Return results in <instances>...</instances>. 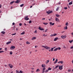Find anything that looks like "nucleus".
<instances>
[{"label":"nucleus","instance_id":"obj_1","mask_svg":"<svg viewBox=\"0 0 73 73\" xmlns=\"http://www.w3.org/2000/svg\"><path fill=\"white\" fill-rule=\"evenodd\" d=\"M42 47H43L44 48H45L46 49H50V48L49 47H48L47 46H42Z\"/></svg>","mask_w":73,"mask_h":73},{"label":"nucleus","instance_id":"obj_2","mask_svg":"<svg viewBox=\"0 0 73 73\" xmlns=\"http://www.w3.org/2000/svg\"><path fill=\"white\" fill-rule=\"evenodd\" d=\"M15 48V46H11V47H10V49L11 50H12L13 49H14Z\"/></svg>","mask_w":73,"mask_h":73},{"label":"nucleus","instance_id":"obj_3","mask_svg":"<svg viewBox=\"0 0 73 73\" xmlns=\"http://www.w3.org/2000/svg\"><path fill=\"white\" fill-rule=\"evenodd\" d=\"M62 66H59V69L60 70H62Z\"/></svg>","mask_w":73,"mask_h":73},{"label":"nucleus","instance_id":"obj_4","mask_svg":"<svg viewBox=\"0 0 73 73\" xmlns=\"http://www.w3.org/2000/svg\"><path fill=\"white\" fill-rule=\"evenodd\" d=\"M28 16H26L25 18V20H29V18H28Z\"/></svg>","mask_w":73,"mask_h":73},{"label":"nucleus","instance_id":"obj_5","mask_svg":"<svg viewBox=\"0 0 73 73\" xmlns=\"http://www.w3.org/2000/svg\"><path fill=\"white\" fill-rule=\"evenodd\" d=\"M55 20L57 22H60V21L59 20V19L57 18H55Z\"/></svg>","mask_w":73,"mask_h":73},{"label":"nucleus","instance_id":"obj_6","mask_svg":"<svg viewBox=\"0 0 73 73\" xmlns=\"http://www.w3.org/2000/svg\"><path fill=\"white\" fill-rule=\"evenodd\" d=\"M9 66L10 67V68H13V66L11 64H9Z\"/></svg>","mask_w":73,"mask_h":73},{"label":"nucleus","instance_id":"obj_7","mask_svg":"<svg viewBox=\"0 0 73 73\" xmlns=\"http://www.w3.org/2000/svg\"><path fill=\"white\" fill-rule=\"evenodd\" d=\"M49 24L50 25V26H51V25H54V23H52V22H50L49 23Z\"/></svg>","mask_w":73,"mask_h":73},{"label":"nucleus","instance_id":"obj_8","mask_svg":"<svg viewBox=\"0 0 73 73\" xmlns=\"http://www.w3.org/2000/svg\"><path fill=\"white\" fill-rule=\"evenodd\" d=\"M45 69H46V68L45 67H44L43 68V71L42 72V73H44V72H45L44 70H45Z\"/></svg>","mask_w":73,"mask_h":73},{"label":"nucleus","instance_id":"obj_9","mask_svg":"<svg viewBox=\"0 0 73 73\" xmlns=\"http://www.w3.org/2000/svg\"><path fill=\"white\" fill-rule=\"evenodd\" d=\"M38 29H39V30H40V31H44V29L42 28H41L40 27H39L38 28Z\"/></svg>","mask_w":73,"mask_h":73},{"label":"nucleus","instance_id":"obj_10","mask_svg":"<svg viewBox=\"0 0 73 73\" xmlns=\"http://www.w3.org/2000/svg\"><path fill=\"white\" fill-rule=\"evenodd\" d=\"M20 2V1H19V0H17L15 2V3H16L17 4L18 3H19Z\"/></svg>","mask_w":73,"mask_h":73},{"label":"nucleus","instance_id":"obj_11","mask_svg":"<svg viewBox=\"0 0 73 73\" xmlns=\"http://www.w3.org/2000/svg\"><path fill=\"white\" fill-rule=\"evenodd\" d=\"M64 29L65 30L66 29V30L68 29V27L66 26V27H64Z\"/></svg>","mask_w":73,"mask_h":73},{"label":"nucleus","instance_id":"obj_12","mask_svg":"<svg viewBox=\"0 0 73 73\" xmlns=\"http://www.w3.org/2000/svg\"><path fill=\"white\" fill-rule=\"evenodd\" d=\"M58 39V37H56L54 39V41H57V40Z\"/></svg>","mask_w":73,"mask_h":73},{"label":"nucleus","instance_id":"obj_13","mask_svg":"<svg viewBox=\"0 0 73 73\" xmlns=\"http://www.w3.org/2000/svg\"><path fill=\"white\" fill-rule=\"evenodd\" d=\"M11 43V41H9L8 42H7L6 43L7 45H8V44H10V43Z\"/></svg>","mask_w":73,"mask_h":73},{"label":"nucleus","instance_id":"obj_14","mask_svg":"<svg viewBox=\"0 0 73 73\" xmlns=\"http://www.w3.org/2000/svg\"><path fill=\"white\" fill-rule=\"evenodd\" d=\"M1 33L3 35H4L5 33V31H2L1 32Z\"/></svg>","mask_w":73,"mask_h":73},{"label":"nucleus","instance_id":"obj_15","mask_svg":"<svg viewBox=\"0 0 73 73\" xmlns=\"http://www.w3.org/2000/svg\"><path fill=\"white\" fill-rule=\"evenodd\" d=\"M73 4V2L71 1V2L69 3L68 4L69 5H72V4Z\"/></svg>","mask_w":73,"mask_h":73},{"label":"nucleus","instance_id":"obj_16","mask_svg":"<svg viewBox=\"0 0 73 73\" xmlns=\"http://www.w3.org/2000/svg\"><path fill=\"white\" fill-rule=\"evenodd\" d=\"M58 61V59H56V60H55V62H54V64H56L57 63V62Z\"/></svg>","mask_w":73,"mask_h":73},{"label":"nucleus","instance_id":"obj_17","mask_svg":"<svg viewBox=\"0 0 73 73\" xmlns=\"http://www.w3.org/2000/svg\"><path fill=\"white\" fill-rule=\"evenodd\" d=\"M36 37H33L31 39L32 40H35V39H36Z\"/></svg>","mask_w":73,"mask_h":73},{"label":"nucleus","instance_id":"obj_18","mask_svg":"<svg viewBox=\"0 0 73 73\" xmlns=\"http://www.w3.org/2000/svg\"><path fill=\"white\" fill-rule=\"evenodd\" d=\"M56 17H60V15H58V14H56Z\"/></svg>","mask_w":73,"mask_h":73},{"label":"nucleus","instance_id":"obj_19","mask_svg":"<svg viewBox=\"0 0 73 73\" xmlns=\"http://www.w3.org/2000/svg\"><path fill=\"white\" fill-rule=\"evenodd\" d=\"M49 62V60H47V61H46V64H47L48 63V62Z\"/></svg>","mask_w":73,"mask_h":73},{"label":"nucleus","instance_id":"obj_20","mask_svg":"<svg viewBox=\"0 0 73 73\" xmlns=\"http://www.w3.org/2000/svg\"><path fill=\"white\" fill-rule=\"evenodd\" d=\"M15 3V1H11L10 2V4H12L13 3Z\"/></svg>","mask_w":73,"mask_h":73},{"label":"nucleus","instance_id":"obj_21","mask_svg":"<svg viewBox=\"0 0 73 73\" xmlns=\"http://www.w3.org/2000/svg\"><path fill=\"white\" fill-rule=\"evenodd\" d=\"M73 40H70L69 41V42H70V43H71L73 42Z\"/></svg>","mask_w":73,"mask_h":73},{"label":"nucleus","instance_id":"obj_22","mask_svg":"<svg viewBox=\"0 0 73 73\" xmlns=\"http://www.w3.org/2000/svg\"><path fill=\"white\" fill-rule=\"evenodd\" d=\"M24 4H22L20 5V7H23V6H24Z\"/></svg>","mask_w":73,"mask_h":73},{"label":"nucleus","instance_id":"obj_23","mask_svg":"<svg viewBox=\"0 0 73 73\" xmlns=\"http://www.w3.org/2000/svg\"><path fill=\"white\" fill-rule=\"evenodd\" d=\"M26 44H31L30 42H29L28 41L26 42Z\"/></svg>","mask_w":73,"mask_h":73},{"label":"nucleus","instance_id":"obj_24","mask_svg":"<svg viewBox=\"0 0 73 73\" xmlns=\"http://www.w3.org/2000/svg\"><path fill=\"white\" fill-rule=\"evenodd\" d=\"M24 34H25V32H23L21 33V35H24Z\"/></svg>","mask_w":73,"mask_h":73},{"label":"nucleus","instance_id":"obj_25","mask_svg":"<svg viewBox=\"0 0 73 73\" xmlns=\"http://www.w3.org/2000/svg\"><path fill=\"white\" fill-rule=\"evenodd\" d=\"M46 13H47L48 15H49V14H50V13H49V11H46Z\"/></svg>","mask_w":73,"mask_h":73},{"label":"nucleus","instance_id":"obj_26","mask_svg":"<svg viewBox=\"0 0 73 73\" xmlns=\"http://www.w3.org/2000/svg\"><path fill=\"white\" fill-rule=\"evenodd\" d=\"M39 71H40V70L38 69H37L36 70V72H39Z\"/></svg>","mask_w":73,"mask_h":73},{"label":"nucleus","instance_id":"obj_27","mask_svg":"<svg viewBox=\"0 0 73 73\" xmlns=\"http://www.w3.org/2000/svg\"><path fill=\"white\" fill-rule=\"evenodd\" d=\"M52 12H53V11H49V13L50 14V13H52Z\"/></svg>","mask_w":73,"mask_h":73},{"label":"nucleus","instance_id":"obj_28","mask_svg":"<svg viewBox=\"0 0 73 73\" xmlns=\"http://www.w3.org/2000/svg\"><path fill=\"white\" fill-rule=\"evenodd\" d=\"M43 24H44V25H47L48 23H43Z\"/></svg>","mask_w":73,"mask_h":73},{"label":"nucleus","instance_id":"obj_29","mask_svg":"<svg viewBox=\"0 0 73 73\" xmlns=\"http://www.w3.org/2000/svg\"><path fill=\"white\" fill-rule=\"evenodd\" d=\"M56 35H57V34L56 33H55L53 34V36H56Z\"/></svg>","mask_w":73,"mask_h":73},{"label":"nucleus","instance_id":"obj_30","mask_svg":"<svg viewBox=\"0 0 73 73\" xmlns=\"http://www.w3.org/2000/svg\"><path fill=\"white\" fill-rule=\"evenodd\" d=\"M44 66H45V64H42V68L44 67Z\"/></svg>","mask_w":73,"mask_h":73},{"label":"nucleus","instance_id":"obj_31","mask_svg":"<svg viewBox=\"0 0 73 73\" xmlns=\"http://www.w3.org/2000/svg\"><path fill=\"white\" fill-rule=\"evenodd\" d=\"M68 22L66 23V26H68Z\"/></svg>","mask_w":73,"mask_h":73},{"label":"nucleus","instance_id":"obj_32","mask_svg":"<svg viewBox=\"0 0 73 73\" xmlns=\"http://www.w3.org/2000/svg\"><path fill=\"white\" fill-rule=\"evenodd\" d=\"M57 48H56L54 50V51H57Z\"/></svg>","mask_w":73,"mask_h":73},{"label":"nucleus","instance_id":"obj_33","mask_svg":"<svg viewBox=\"0 0 73 73\" xmlns=\"http://www.w3.org/2000/svg\"><path fill=\"white\" fill-rule=\"evenodd\" d=\"M59 9V7H57L56 9V11H58V10Z\"/></svg>","mask_w":73,"mask_h":73},{"label":"nucleus","instance_id":"obj_34","mask_svg":"<svg viewBox=\"0 0 73 73\" xmlns=\"http://www.w3.org/2000/svg\"><path fill=\"white\" fill-rule=\"evenodd\" d=\"M48 70H52V68H48Z\"/></svg>","mask_w":73,"mask_h":73},{"label":"nucleus","instance_id":"obj_35","mask_svg":"<svg viewBox=\"0 0 73 73\" xmlns=\"http://www.w3.org/2000/svg\"><path fill=\"white\" fill-rule=\"evenodd\" d=\"M48 71H49V70L48 69L46 70V71H45V73H46V72H48Z\"/></svg>","mask_w":73,"mask_h":73},{"label":"nucleus","instance_id":"obj_36","mask_svg":"<svg viewBox=\"0 0 73 73\" xmlns=\"http://www.w3.org/2000/svg\"><path fill=\"white\" fill-rule=\"evenodd\" d=\"M16 72L17 73H20L19 71L17 70H16Z\"/></svg>","mask_w":73,"mask_h":73},{"label":"nucleus","instance_id":"obj_37","mask_svg":"<svg viewBox=\"0 0 73 73\" xmlns=\"http://www.w3.org/2000/svg\"><path fill=\"white\" fill-rule=\"evenodd\" d=\"M47 35H45V34H43V36H44V37L46 36Z\"/></svg>","mask_w":73,"mask_h":73},{"label":"nucleus","instance_id":"obj_38","mask_svg":"<svg viewBox=\"0 0 73 73\" xmlns=\"http://www.w3.org/2000/svg\"><path fill=\"white\" fill-rule=\"evenodd\" d=\"M57 48L58 50H58H60V49H61V48L60 47L58 48Z\"/></svg>","mask_w":73,"mask_h":73},{"label":"nucleus","instance_id":"obj_39","mask_svg":"<svg viewBox=\"0 0 73 73\" xmlns=\"http://www.w3.org/2000/svg\"><path fill=\"white\" fill-rule=\"evenodd\" d=\"M57 68H58V66L57 65L55 67V69H57Z\"/></svg>","mask_w":73,"mask_h":73},{"label":"nucleus","instance_id":"obj_40","mask_svg":"<svg viewBox=\"0 0 73 73\" xmlns=\"http://www.w3.org/2000/svg\"><path fill=\"white\" fill-rule=\"evenodd\" d=\"M34 33H37V30H36L34 32Z\"/></svg>","mask_w":73,"mask_h":73},{"label":"nucleus","instance_id":"obj_41","mask_svg":"<svg viewBox=\"0 0 73 73\" xmlns=\"http://www.w3.org/2000/svg\"><path fill=\"white\" fill-rule=\"evenodd\" d=\"M61 38H62L64 39V38H66V37H61Z\"/></svg>","mask_w":73,"mask_h":73},{"label":"nucleus","instance_id":"obj_42","mask_svg":"<svg viewBox=\"0 0 73 73\" xmlns=\"http://www.w3.org/2000/svg\"><path fill=\"white\" fill-rule=\"evenodd\" d=\"M19 73H23V71H21V70H20V71H19Z\"/></svg>","mask_w":73,"mask_h":73},{"label":"nucleus","instance_id":"obj_43","mask_svg":"<svg viewBox=\"0 0 73 73\" xmlns=\"http://www.w3.org/2000/svg\"><path fill=\"white\" fill-rule=\"evenodd\" d=\"M51 51H53V48H51Z\"/></svg>","mask_w":73,"mask_h":73},{"label":"nucleus","instance_id":"obj_44","mask_svg":"<svg viewBox=\"0 0 73 73\" xmlns=\"http://www.w3.org/2000/svg\"><path fill=\"white\" fill-rule=\"evenodd\" d=\"M47 31H48V29H47L45 30L44 32H47Z\"/></svg>","mask_w":73,"mask_h":73},{"label":"nucleus","instance_id":"obj_45","mask_svg":"<svg viewBox=\"0 0 73 73\" xmlns=\"http://www.w3.org/2000/svg\"><path fill=\"white\" fill-rule=\"evenodd\" d=\"M61 64H63V62L62 61H60Z\"/></svg>","mask_w":73,"mask_h":73},{"label":"nucleus","instance_id":"obj_46","mask_svg":"<svg viewBox=\"0 0 73 73\" xmlns=\"http://www.w3.org/2000/svg\"><path fill=\"white\" fill-rule=\"evenodd\" d=\"M19 26H21L22 25V23H19Z\"/></svg>","mask_w":73,"mask_h":73},{"label":"nucleus","instance_id":"obj_47","mask_svg":"<svg viewBox=\"0 0 73 73\" xmlns=\"http://www.w3.org/2000/svg\"><path fill=\"white\" fill-rule=\"evenodd\" d=\"M5 51H7V48H5Z\"/></svg>","mask_w":73,"mask_h":73},{"label":"nucleus","instance_id":"obj_48","mask_svg":"<svg viewBox=\"0 0 73 73\" xmlns=\"http://www.w3.org/2000/svg\"><path fill=\"white\" fill-rule=\"evenodd\" d=\"M70 49H73V45L71 47Z\"/></svg>","mask_w":73,"mask_h":73},{"label":"nucleus","instance_id":"obj_49","mask_svg":"<svg viewBox=\"0 0 73 73\" xmlns=\"http://www.w3.org/2000/svg\"><path fill=\"white\" fill-rule=\"evenodd\" d=\"M3 52H4V51H0V53H1Z\"/></svg>","mask_w":73,"mask_h":73},{"label":"nucleus","instance_id":"obj_50","mask_svg":"<svg viewBox=\"0 0 73 73\" xmlns=\"http://www.w3.org/2000/svg\"><path fill=\"white\" fill-rule=\"evenodd\" d=\"M19 40H23V38H20L19 39Z\"/></svg>","mask_w":73,"mask_h":73},{"label":"nucleus","instance_id":"obj_51","mask_svg":"<svg viewBox=\"0 0 73 73\" xmlns=\"http://www.w3.org/2000/svg\"><path fill=\"white\" fill-rule=\"evenodd\" d=\"M63 48H64V49H66V48L65 46H63Z\"/></svg>","mask_w":73,"mask_h":73},{"label":"nucleus","instance_id":"obj_52","mask_svg":"<svg viewBox=\"0 0 73 73\" xmlns=\"http://www.w3.org/2000/svg\"><path fill=\"white\" fill-rule=\"evenodd\" d=\"M32 22V21H29V24H31V22Z\"/></svg>","mask_w":73,"mask_h":73},{"label":"nucleus","instance_id":"obj_53","mask_svg":"<svg viewBox=\"0 0 73 73\" xmlns=\"http://www.w3.org/2000/svg\"><path fill=\"white\" fill-rule=\"evenodd\" d=\"M10 54H12V52H10Z\"/></svg>","mask_w":73,"mask_h":73},{"label":"nucleus","instance_id":"obj_54","mask_svg":"<svg viewBox=\"0 0 73 73\" xmlns=\"http://www.w3.org/2000/svg\"><path fill=\"white\" fill-rule=\"evenodd\" d=\"M45 19V18H42V20H44Z\"/></svg>","mask_w":73,"mask_h":73},{"label":"nucleus","instance_id":"obj_55","mask_svg":"<svg viewBox=\"0 0 73 73\" xmlns=\"http://www.w3.org/2000/svg\"><path fill=\"white\" fill-rule=\"evenodd\" d=\"M35 3H34L32 4V5H33H33H35Z\"/></svg>","mask_w":73,"mask_h":73},{"label":"nucleus","instance_id":"obj_56","mask_svg":"<svg viewBox=\"0 0 73 73\" xmlns=\"http://www.w3.org/2000/svg\"><path fill=\"white\" fill-rule=\"evenodd\" d=\"M12 35H16V33H15L14 34H13Z\"/></svg>","mask_w":73,"mask_h":73},{"label":"nucleus","instance_id":"obj_57","mask_svg":"<svg viewBox=\"0 0 73 73\" xmlns=\"http://www.w3.org/2000/svg\"><path fill=\"white\" fill-rule=\"evenodd\" d=\"M52 36H53V35H50L51 37H52Z\"/></svg>","mask_w":73,"mask_h":73},{"label":"nucleus","instance_id":"obj_58","mask_svg":"<svg viewBox=\"0 0 73 73\" xmlns=\"http://www.w3.org/2000/svg\"><path fill=\"white\" fill-rule=\"evenodd\" d=\"M61 4V2H59L58 3V4Z\"/></svg>","mask_w":73,"mask_h":73},{"label":"nucleus","instance_id":"obj_59","mask_svg":"<svg viewBox=\"0 0 73 73\" xmlns=\"http://www.w3.org/2000/svg\"><path fill=\"white\" fill-rule=\"evenodd\" d=\"M67 7H65L64 8V9H67Z\"/></svg>","mask_w":73,"mask_h":73},{"label":"nucleus","instance_id":"obj_60","mask_svg":"<svg viewBox=\"0 0 73 73\" xmlns=\"http://www.w3.org/2000/svg\"><path fill=\"white\" fill-rule=\"evenodd\" d=\"M13 25H15V23H13L12 24Z\"/></svg>","mask_w":73,"mask_h":73},{"label":"nucleus","instance_id":"obj_61","mask_svg":"<svg viewBox=\"0 0 73 73\" xmlns=\"http://www.w3.org/2000/svg\"><path fill=\"white\" fill-rule=\"evenodd\" d=\"M31 72L32 73H33V72H34V71H31Z\"/></svg>","mask_w":73,"mask_h":73},{"label":"nucleus","instance_id":"obj_62","mask_svg":"<svg viewBox=\"0 0 73 73\" xmlns=\"http://www.w3.org/2000/svg\"><path fill=\"white\" fill-rule=\"evenodd\" d=\"M31 69L32 70H33L34 69V68H31Z\"/></svg>","mask_w":73,"mask_h":73},{"label":"nucleus","instance_id":"obj_63","mask_svg":"<svg viewBox=\"0 0 73 73\" xmlns=\"http://www.w3.org/2000/svg\"><path fill=\"white\" fill-rule=\"evenodd\" d=\"M18 28H17L16 29V31H18Z\"/></svg>","mask_w":73,"mask_h":73},{"label":"nucleus","instance_id":"obj_64","mask_svg":"<svg viewBox=\"0 0 73 73\" xmlns=\"http://www.w3.org/2000/svg\"><path fill=\"white\" fill-rule=\"evenodd\" d=\"M71 34L72 35V36H73V33H72Z\"/></svg>","mask_w":73,"mask_h":73}]
</instances>
